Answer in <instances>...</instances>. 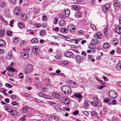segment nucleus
<instances>
[{"mask_svg":"<svg viewBox=\"0 0 121 121\" xmlns=\"http://www.w3.org/2000/svg\"><path fill=\"white\" fill-rule=\"evenodd\" d=\"M94 45H93L91 43L89 45L88 48L89 49H94Z\"/></svg>","mask_w":121,"mask_h":121,"instance_id":"42","label":"nucleus"},{"mask_svg":"<svg viewBox=\"0 0 121 121\" xmlns=\"http://www.w3.org/2000/svg\"><path fill=\"white\" fill-rule=\"evenodd\" d=\"M103 78L105 82H106L108 80V77H106L103 76Z\"/></svg>","mask_w":121,"mask_h":121,"instance_id":"60","label":"nucleus"},{"mask_svg":"<svg viewBox=\"0 0 121 121\" xmlns=\"http://www.w3.org/2000/svg\"><path fill=\"white\" fill-rule=\"evenodd\" d=\"M14 12L17 15H19L22 13V9L20 7H17L15 8Z\"/></svg>","mask_w":121,"mask_h":121,"instance_id":"6","label":"nucleus"},{"mask_svg":"<svg viewBox=\"0 0 121 121\" xmlns=\"http://www.w3.org/2000/svg\"><path fill=\"white\" fill-rule=\"evenodd\" d=\"M6 45V43L5 42H3V43H0V46H3L4 47Z\"/></svg>","mask_w":121,"mask_h":121,"instance_id":"49","label":"nucleus"},{"mask_svg":"<svg viewBox=\"0 0 121 121\" xmlns=\"http://www.w3.org/2000/svg\"><path fill=\"white\" fill-rule=\"evenodd\" d=\"M75 59L76 62L78 64L81 63L83 60L82 57L79 56H76L75 57Z\"/></svg>","mask_w":121,"mask_h":121,"instance_id":"7","label":"nucleus"},{"mask_svg":"<svg viewBox=\"0 0 121 121\" xmlns=\"http://www.w3.org/2000/svg\"><path fill=\"white\" fill-rule=\"evenodd\" d=\"M18 103L15 101H13L12 103V104L14 105H16L18 104Z\"/></svg>","mask_w":121,"mask_h":121,"instance_id":"61","label":"nucleus"},{"mask_svg":"<svg viewBox=\"0 0 121 121\" xmlns=\"http://www.w3.org/2000/svg\"><path fill=\"white\" fill-rule=\"evenodd\" d=\"M31 41L32 43H35L38 42V40L36 38H35L32 39Z\"/></svg>","mask_w":121,"mask_h":121,"instance_id":"26","label":"nucleus"},{"mask_svg":"<svg viewBox=\"0 0 121 121\" xmlns=\"http://www.w3.org/2000/svg\"><path fill=\"white\" fill-rule=\"evenodd\" d=\"M116 68L118 70H120L121 69V65L120 62H118L116 66Z\"/></svg>","mask_w":121,"mask_h":121,"instance_id":"28","label":"nucleus"},{"mask_svg":"<svg viewBox=\"0 0 121 121\" xmlns=\"http://www.w3.org/2000/svg\"><path fill=\"white\" fill-rule=\"evenodd\" d=\"M109 95L110 99H113L117 97V94L114 91H111L110 92Z\"/></svg>","mask_w":121,"mask_h":121,"instance_id":"5","label":"nucleus"},{"mask_svg":"<svg viewBox=\"0 0 121 121\" xmlns=\"http://www.w3.org/2000/svg\"><path fill=\"white\" fill-rule=\"evenodd\" d=\"M79 112L77 110H76L73 113V114L76 115L77 114H78Z\"/></svg>","mask_w":121,"mask_h":121,"instance_id":"55","label":"nucleus"},{"mask_svg":"<svg viewBox=\"0 0 121 121\" xmlns=\"http://www.w3.org/2000/svg\"><path fill=\"white\" fill-rule=\"evenodd\" d=\"M75 96L76 97H77L78 98H80L82 97V95L79 94H78L75 95Z\"/></svg>","mask_w":121,"mask_h":121,"instance_id":"43","label":"nucleus"},{"mask_svg":"<svg viewBox=\"0 0 121 121\" xmlns=\"http://www.w3.org/2000/svg\"><path fill=\"white\" fill-rule=\"evenodd\" d=\"M4 53V50L3 49H0V54H3Z\"/></svg>","mask_w":121,"mask_h":121,"instance_id":"62","label":"nucleus"},{"mask_svg":"<svg viewBox=\"0 0 121 121\" xmlns=\"http://www.w3.org/2000/svg\"><path fill=\"white\" fill-rule=\"evenodd\" d=\"M33 69V65L30 64L28 65L25 68V73L26 74H28L31 72Z\"/></svg>","mask_w":121,"mask_h":121,"instance_id":"3","label":"nucleus"},{"mask_svg":"<svg viewBox=\"0 0 121 121\" xmlns=\"http://www.w3.org/2000/svg\"><path fill=\"white\" fill-rule=\"evenodd\" d=\"M121 30V28L120 26H117L115 29V30Z\"/></svg>","mask_w":121,"mask_h":121,"instance_id":"52","label":"nucleus"},{"mask_svg":"<svg viewBox=\"0 0 121 121\" xmlns=\"http://www.w3.org/2000/svg\"><path fill=\"white\" fill-rule=\"evenodd\" d=\"M70 85L73 88L75 87L77 85V84L75 82H73L72 81L71 82Z\"/></svg>","mask_w":121,"mask_h":121,"instance_id":"21","label":"nucleus"},{"mask_svg":"<svg viewBox=\"0 0 121 121\" xmlns=\"http://www.w3.org/2000/svg\"><path fill=\"white\" fill-rule=\"evenodd\" d=\"M32 50L34 54L35 55L37 54L38 51V48L36 46H34Z\"/></svg>","mask_w":121,"mask_h":121,"instance_id":"16","label":"nucleus"},{"mask_svg":"<svg viewBox=\"0 0 121 121\" xmlns=\"http://www.w3.org/2000/svg\"><path fill=\"white\" fill-rule=\"evenodd\" d=\"M23 111L24 113H28V109L26 107H23Z\"/></svg>","mask_w":121,"mask_h":121,"instance_id":"32","label":"nucleus"},{"mask_svg":"<svg viewBox=\"0 0 121 121\" xmlns=\"http://www.w3.org/2000/svg\"><path fill=\"white\" fill-rule=\"evenodd\" d=\"M63 14H64L66 17H69L70 14V11L69 10H65L63 12Z\"/></svg>","mask_w":121,"mask_h":121,"instance_id":"15","label":"nucleus"},{"mask_svg":"<svg viewBox=\"0 0 121 121\" xmlns=\"http://www.w3.org/2000/svg\"><path fill=\"white\" fill-rule=\"evenodd\" d=\"M61 100L62 102L65 104L68 105L70 103V100L67 97H63L61 98Z\"/></svg>","mask_w":121,"mask_h":121,"instance_id":"4","label":"nucleus"},{"mask_svg":"<svg viewBox=\"0 0 121 121\" xmlns=\"http://www.w3.org/2000/svg\"><path fill=\"white\" fill-rule=\"evenodd\" d=\"M55 57L57 59H59L61 57V56L59 55H56Z\"/></svg>","mask_w":121,"mask_h":121,"instance_id":"56","label":"nucleus"},{"mask_svg":"<svg viewBox=\"0 0 121 121\" xmlns=\"http://www.w3.org/2000/svg\"><path fill=\"white\" fill-rule=\"evenodd\" d=\"M58 18L57 17H56L54 19V22L55 24L57 23V20Z\"/></svg>","mask_w":121,"mask_h":121,"instance_id":"57","label":"nucleus"},{"mask_svg":"<svg viewBox=\"0 0 121 121\" xmlns=\"http://www.w3.org/2000/svg\"><path fill=\"white\" fill-rule=\"evenodd\" d=\"M12 40L13 42L15 43H17L19 42L18 38L16 37L13 38Z\"/></svg>","mask_w":121,"mask_h":121,"instance_id":"20","label":"nucleus"},{"mask_svg":"<svg viewBox=\"0 0 121 121\" xmlns=\"http://www.w3.org/2000/svg\"><path fill=\"white\" fill-rule=\"evenodd\" d=\"M18 26L21 28H22L23 27V25L21 23H19L18 24Z\"/></svg>","mask_w":121,"mask_h":121,"instance_id":"54","label":"nucleus"},{"mask_svg":"<svg viewBox=\"0 0 121 121\" xmlns=\"http://www.w3.org/2000/svg\"><path fill=\"white\" fill-rule=\"evenodd\" d=\"M18 113V112L15 110H13L12 112V115L14 116H16L17 115Z\"/></svg>","mask_w":121,"mask_h":121,"instance_id":"29","label":"nucleus"},{"mask_svg":"<svg viewBox=\"0 0 121 121\" xmlns=\"http://www.w3.org/2000/svg\"><path fill=\"white\" fill-rule=\"evenodd\" d=\"M25 80V82L29 84L31 82V79L29 77L26 78Z\"/></svg>","mask_w":121,"mask_h":121,"instance_id":"27","label":"nucleus"},{"mask_svg":"<svg viewBox=\"0 0 121 121\" xmlns=\"http://www.w3.org/2000/svg\"><path fill=\"white\" fill-rule=\"evenodd\" d=\"M6 33L9 36H13L12 32L11 31H6Z\"/></svg>","mask_w":121,"mask_h":121,"instance_id":"31","label":"nucleus"},{"mask_svg":"<svg viewBox=\"0 0 121 121\" xmlns=\"http://www.w3.org/2000/svg\"><path fill=\"white\" fill-rule=\"evenodd\" d=\"M82 55H83L85 56H86V52L84 51H82Z\"/></svg>","mask_w":121,"mask_h":121,"instance_id":"63","label":"nucleus"},{"mask_svg":"<svg viewBox=\"0 0 121 121\" xmlns=\"http://www.w3.org/2000/svg\"><path fill=\"white\" fill-rule=\"evenodd\" d=\"M105 86H99L98 87V88L99 89H102Z\"/></svg>","mask_w":121,"mask_h":121,"instance_id":"58","label":"nucleus"},{"mask_svg":"<svg viewBox=\"0 0 121 121\" xmlns=\"http://www.w3.org/2000/svg\"><path fill=\"white\" fill-rule=\"evenodd\" d=\"M18 77L19 78H23V73H20L18 75Z\"/></svg>","mask_w":121,"mask_h":121,"instance_id":"46","label":"nucleus"},{"mask_svg":"<svg viewBox=\"0 0 121 121\" xmlns=\"http://www.w3.org/2000/svg\"><path fill=\"white\" fill-rule=\"evenodd\" d=\"M30 49L29 48H24V52H26L27 54H29L28 53L30 52Z\"/></svg>","mask_w":121,"mask_h":121,"instance_id":"36","label":"nucleus"},{"mask_svg":"<svg viewBox=\"0 0 121 121\" xmlns=\"http://www.w3.org/2000/svg\"><path fill=\"white\" fill-rule=\"evenodd\" d=\"M5 102L6 103H8L9 102V99L8 98L5 99Z\"/></svg>","mask_w":121,"mask_h":121,"instance_id":"64","label":"nucleus"},{"mask_svg":"<svg viewBox=\"0 0 121 121\" xmlns=\"http://www.w3.org/2000/svg\"><path fill=\"white\" fill-rule=\"evenodd\" d=\"M8 57L9 58H11L13 57V56L11 53H9L8 54Z\"/></svg>","mask_w":121,"mask_h":121,"instance_id":"50","label":"nucleus"},{"mask_svg":"<svg viewBox=\"0 0 121 121\" xmlns=\"http://www.w3.org/2000/svg\"><path fill=\"white\" fill-rule=\"evenodd\" d=\"M58 36L59 37L63 39H65L67 37V36H65L60 34L58 35Z\"/></svg>","mask_w":121,"mask_h":121,"instance_id":"39","label":"nucleus"},{"mask_svg":"<svg viewBox=\"0 0 121 121\" xmlns=\"http://www.w3.org/2000/svg\"><path fill=\"white\" fill-rule=\"evenodd\" d=\"M26 41L25 40H22L20 42V44L21 45L23 46L25 45L26 44Z\"/></svg>","mask_w":121,"mask_h":121,"instance_id":"34","label":"nucleus"},{"mask_svg":"<svg viewBox=\"0 0 121 121\" xmlns=\"http://www.w3.org/2000/svg\"><path fill=\"white\" fill-rule=\"evenodd\" d=\"M46 34V32L45 31H41L40 32V35L44 36H45Z\"/></svg>","mask_w":121,"mask_h":121,"instance_id":"24","label":"nucleus"},{"mask_svg":"<svg viewBox=\"0 0 121 121\" xmlns=\"http://www.w3.org/2000/svg\"><path fill=\"white\" fill-rule=\"evenodd\" d=\"M43 97L47 99H50L51 98L50 96L48 95H46V94H44V95L43 96Z\"/></svg>","mask_w":121,"mask_h":121,"instance_id":"38","label":"nucleus"},{"mask_svg":"<svg viewBox=\"0 0 121 121\" xmlns=\"http://www.w3.org/2000/svg\"><path fill=\"white\" fill-rule=\"evenodd\" d=\"M6 5V4L5 2L3 1L0 2V7H4Z\"/></svg>","mask_w":121,"mask_h":121,"instance_id":"25","label":"nucleus"},{"mask_svg":"<svg viewBox=\"0 0 121 121\" xmlns=\"http://www.w3.org/2000/svg\"><path fill=\"white\" fill-rule=\"evenodd\" d=\"M92 99L95 100V102L94 101V102H91V105L99 107H101V102L97 97L95 96H93L92 97Z\"/></svg>","mask_w":121,"mask_h":121,"instance_id":"2","label":"nucleus"},{"mask_svg":"<svg viewBox=\"0 0 121 121\" xmlns=\"http://www.w3.org/2000/svg\"><path fill=\"white\" fill-rule=\"evenodd\" d=\"M109 47V44L107 43H104L103 45V47L105 49H106L108 47Z\"/></svg>","mask_w":121,"mask_h":121,"instance_id":"30","label":"nucleus"},{"mask_svg":"<svg viewBox=\"0 0 121 121\" xmlns=\"http://www.w3.org/2000/svg\"><path fill=\"white\" fill-rule=\"evenodd\" d=\"M113 5L115 7H118L119 8L121 7L120 2L118 0H114Z\"/></svg>","mask_w":121,"mask_h":121,"instance_id":"9","label":"nucleus"},{"mask_svg":"<svg viewBox=\"0 0 121 121\" xmlns=\"http://www.w3.org/2000/svg\"><path fill=\"white\" fill-rule=\"evenodd\" d=\"M65 22L64 20H60L59 22V24L61 26H63L65 24Z\"/></svg>","mask_w":121,"mask_h":121,"instance_id":"23","label":"nucleus"},{"mask_svg":"<svg viewBox=\"0 0 121 121\" xmlns=\"http://www.w3.org/2000/svg\"><path fill=\"white\" fill-rule=\"evenodd\" d=\"M76 27L75 25L73 24H70L68 26L67 29L69 30H72L76 29Z\"/></svg>","mask_w":121,"mask_h":121,"instance_id":"11","label":"nucleus"},{"mask_svg":"<svg viewBox=\"0 0 121 121\" xmlns=\"http://www.w3.org/2000/svg\"><path fill=\"white\" fill-rule=\"evenodd\" d=\"M113 43L114 44L116 45L118 43V40L117 38H114L113 39Z\"/></svg>","mask_w":121,"mask_h":121,"instance_id":"22","label":"nucleus"},{"mask_svg":"<svg viewBox=\"0 0 121 121\" xmlns=\"http://www.w3.org/2000/svg\"><path fill=\"white\" fill-rule=\"evenodd\" d=\"M42 90L43 92H47V89L46 88L44 87L42 89Z\"/></svg>","mask_w":121,"mask_h":121,"instance_id":"53","label":"nucleus"},{"mask_svg":"<svg viewBox=\"0 0 121 121\" xmlns=\"http://www.w3.org/2000/svg\"><path fill=\"white\" fill-rule=\"evenodd\" d=\"M5 34V31H0V36L2 37Z\"/></svg>","mask_w":121,"mask_h":121,"instance_id":"33","label":"nucleus"},{"mask_svg":"<svg viewBox=\"0 0 121 121\" xmlns=\"http://www.w3.org/2000/svg\"><path fill=\"white\" fill-rule=\"evenodd\" d=\"M58 15L59 17L61 19H63L64 17V15H63L62 13H60Z\"/></svg>","mask_w":121,"mask_h":121,"instance_id":"47","label":"nucleus"},{"mask_svg":"<svg viewBox=\"0 0 121 121\" xmlns=\"http://www.w3.org/2000/svg\"><path fill=\"white\" fill-rule=\"evenodd\" d=\"M98 40L96 39H92L91 41V43L93 45L98 44Z\"/></svg>","mask_w":121,"mask_h":121,"instance_id":"17","label":"nucleus"},{"mask_svg":"<svg viewBox=\"0 0 121 121\" xmlns=\"http://www.w3.org/2000/svg\"><path fill=\"white\" fill-rule=\"evenodd\" d=\"M52 96L57 99H59L60 97V95L59 94L55 92H53L52 93Z\"/></svg>","mask_w":121,"mask_h":121,"instance_id":"12","label":"nucleus"},{"mask_svg":"<svg viewBox=\"0 0 121 121\" xmlns=\"http://www.w3.org/2000/svg\"><path fill=\"white\" fill-rule=\"evenodd\" d=\"M13 20H12L11 21L9 25L10 26H11L12 27H13Z\"/></svg>","mask_w":121,"mask_h":121,"instance_id":"48","label":"nucleus"},{"mask_svg":"<svg viewBox=\"0 0 121 121\" xmlns=\"http://www.w3.org/2000/svg\"><path fill=\"white\" fill-rule=\"evenodd\" d=\"M35 100L37 102H38L39 103H44V102H43L42 101L40 100L37 99H36L35 98Z\"/></svg>","mask_w":121,"mask_h":121,"instance_id":"51","label":"nucleus"},{"mask_svg":"<svg viewBox=\"0 0 121 121\" xmlns=\"http://www.w3.org/2000/svg\"><path fill=\"white\" fill-rule=\"evenodd\" d=\"M62 91L64 94L67 95H69L71 93V91L69 86L65 85L62 88Z\"/></svg>","mask_w":121,"mask_h":121,"instance_id":"1","label":"nucleus"},{"mask_svg":"<svg viewBox=\"0 0 121 121\" xmlns=\"http://www.w3.org/2000/svg\"><path fill=\"white\" fill-rule=\"evenodd\" d=\"M49 121H58V119L56 117L52 116L49 117Z\"/></svg>","mask_w":121,"mask_h":121,"instance_id":"13","label":"nucleus"},{"mask_svg":"<svg viewBox=\"0 0 121 121\" xmlns=\"http://www.w3.org/2000/svg\"><path fill=\"white\" fill-rule=\"evenodd\" d=\"M116 52L118 54L121 53V49L120 48H118L117 49Z\"/></svg>","mask_w":121,"mask_h":121,"instance_id":"44","label":"nucleus"},{"mask_svg":"<svg viewBox=\"0 0 121 121\" xmlns=\"http://www.w3.org/2000/svg\"><path fill=\"white\" fill-rule=\"evenodd\" d=\"M62 63L63 64L66 65H68L69 64L68 61L66 60H63Z\"/></svg>","mask_w":121,"mask_h":121,"instance_id":"40","label":"nucleus"},{"mask_svg":"<svg viewBox=\"0 0 121 121\" xmlns=\"http://www.w3.org/2000/svg\"><path fill=\"white\" fill-rule=\"evenodd\" d=\"M102 37V34L100 32L96 33L95 35V37L96 38L100 39Z\"/></svg>","mask_w":121,"mask_h":121,"instance_id":"14","label":"nucleus"},{"mask_svg":"<svg viewBox=\"0 0 121 121\" xmlns=\"http://www.w3.org/2000/svg\"><path fill=\"white\" fill-rule=\"evenodd\" d=\"M22 57L25 59L27 58L29 56V54H27L26 52H22Z\"/></svg>","mask_w":121,"mask_h":121,"instance_id":"19","label":"nucleus"},{"mask_svg":"<svg viewBox=\"0 0 121 121\" xmlns=\"http://www.w3.org/2000/svg\"><path fill=\"white\" fill-rule=\"evenodd\" d=\"M77 14H76L77 16L78 17H81V13L79 11H78L76 12Z\"/></svg>","mask_w":121,"mask_h":121,"instance_id":"35","label":"nucleus"},{"mask_svg":"<svg viewBox=\"0 0 121 121\" xmlns=\"http://www.w3.org/2000/svg\"><path fill=\"white\" fill-rule=\"evenodd\" d=\"M90 27L93 30H96V27L95 25L92 24H91L90 25Z\"/></svg>","mask_w":121,"mask_h":121,"instance_id":"41","label":"nucleus"},{"mask_svg":"<svg viewBox=\"0 0 121 121\" xmlns=\"http://www.w3.org/2000/svg\"><path fill=\"white\" fill-rule=\"evenodd\" d=\"M47 18V17L46 16H43L42 17V19L43 21H46Z\"/></svg>","mask_w":121,"mask_h":121,"instance_id":"59","label":"nucleus"},{"mask_svg":"<svg viewBox=\"0 0 121 121\" xmlns=\"http://www.w3.org/2000/svg\"><path fill=\"white\" fill-rule=\"evenodd\" d=\"M73 8L74 9V10H79L80 9V7L76 5H73Z\"/></svg>","mask_w":121,"mask_h":121,"instance_id":"37","label":"nucleus"},{"mask_svg":"<svg viewBox=\"0 0 121 121\" xmlns=\"http://www.w3.org/2000/svg\"><path fill=\"white\" fill-rule=\"evenodd\" d=\"M27 17L26 14L24 13L22 14L20 16V18L22 19L26 20L27 19Z\"/></svg>","mask_w":121,"mask_h":121,"instance_id":"18","label":"nucleus"},{"mask_svg":"<svg viewBox=\"0 0 121 121\" xmlns=\"http://www.w3.org/2000/svg\"><path fill=\"white\" fill-rule=\"evenodd\" d=\"M65 56L67 57H69L72 58L73 53L70 51H67L65 53Z\"/></svg>","mask_w":121,"mask_h":121,"instance_id":"10","label":"nucleus"},{"mask_svg":"<svg viewBox=\"0 0 121 121\" xmlns=\"http://www.w3.org/2000/svg\"><path fill=\"white\" fill-rule=\"evenodd\" d=\"M10 97L12 99H16V96L15 95H10Z\"/></svg>","mask_w":121,"mask_h":121,"instance_id":"45","label":"nucleus"},{"mask_svg":"<svg viewBox=\"0 0 121 121\" xmlns=\"http://www.w3.org/2000/svg\"><path fill=\"white\" fill-rule=\"evenodd\" d=\"M110 5V4L109 3H107L105 5H103V7H102V9L104 12H105L108 9Z\"/></svg>","mask_w":121,"mask_h":121,"instance_id":"8","label":"nucleus"}]
</instances>
